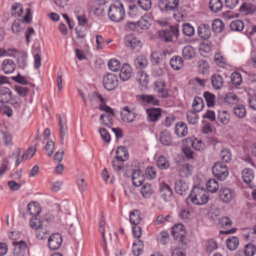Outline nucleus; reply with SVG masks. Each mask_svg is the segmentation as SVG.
<instances>
[{"label": "nucleus", "mask_w": 256, "mask_h": 256, "mask_svg": "<svg viewBox=\"0 0 256 256\" xmlns=\"http://www.w3.org/2000/svg\"><path fill=\"white\" fill-rule=\"evenodd\" d=\"M60 142L62 144H64L65 132L67 130L66 122L62 120L61 117H60Z\"/></svg>", "instance_id": "6e6d98bb"}, {"label": "nucleus", "mask_w": 256, "mask_h": 256, "mask_svg": "<svg viewBox=\"0 0 256 256\" xmlns=\"http://www.w3.org/2000/svg\"><path fill=\"white\" fill-rule=\"evenodd\" d=\"M20 56H18L17 58V62L18 66L22 69H24L26 66L27 54L25 52L21 53Z\"/></svg>", "instance_id": "864d4df0"}, {"label": "nucleus", "mask_w": 256, "mask_h": 256, "mask_svg": "<svg viewBox=\"0 0 256 256\" xmlns=\"http://www.w3.org/2000/svg\"><path fill=\"white\" fill-rule=\"evenodd\" d=\"M224 28L223 22L220 19L214 20L212 24V28L213 31L216 32H221Z\"/></svg>", "instance_id": "a19ab883"}, {"label": "nucleus", "mask_w": 256, "mask_h": 256, "mask_svg": "<svg viewBox=\"0 0 256 256\" xmlns=\"http://www.w3.org/2000/svg\"><path fill=\"white\" fill-rule=\"evenodd\" d=\"M234 196V192L230 188H222L219 190V196L221 200L224 202H230Z\"/></svg>", "instance_id": "9d476101"}, {"label": "nucleus", "mask_w": 256, "mask_h": 256, "mask_svg": "<svg viewBox=\"0 0 256 256\" xmlns=\"http://www.w3.org/2000/svg\"><path fill=\"white\" fill-rule=\"evenodd\" d=\"M182 56L185 60H190L194 56V50L193 48L190 46H184L182 49Z\"/></svg>", "instance_id": "7c9ffc66"}, {"label": "nucleus", "mask_w": 256, "mask_h": 256, "mask_svg": "<svg viewBox=\"0 0 256 256\" xmlns=\"http://www.w3.org/2000/svg\"><path fill=\"white\" fill-rule=\"evenodd\" d=\"M140 99L145 102L150 104L154 106H158L159 100L152 95L142 94L140 96Z\"/></svg>", "instance_id": "4c0bfd02"}, {"label": "nucleus", "mask_w": 256, "mask_h": 256, "mask_svg": "<svg viewBox=\"0 0 256 256\" xmlns=\"http://www.w3.org/2000/svg\"><path fill=\"white\" fill-rule=\"evenodd\" d=\"M136 80L140 84L144 86L148 83V76L144 72H139L136 76Z\"/></svg>", "instance_id": "13d9d810"}, {"label": "nucleus", "mask_w": 256, "mask_h": 256, "mask_svg": "<svg viewBox=\"0 0 256 256\" xmlns=\"http://www.w3.org/2000/svg\"><path fill=\"white\" fill-rule=\"evenodd\" d=\"M208 190L212 193L216 192L218 190V184L214 179L208 180L206 184Z\"/></svg>", "instance_id": "58836bf2"}, {"label": "nucleus", "mask_w": 256, "mask_h": 256, "mask_svg": "<svg viewBox=\"0 0 256 256\" xmlns=\"http://www.w3.org/2000/svg\"><path fill=\"white\" fill-rule=\"evenodd\" d=\"M192 170V166L188 164H183L180 170V175L181 177H187Z\"/></svg>", "instance_id": "a18cd8bd"}, {"label": "nucleus", "mask_w": 256, "mask_h": 256, "mask_svg": "<svg viewBox=\"0 0 256 256\" xmlns=\"http://www.w3.org/2000/svg\"><path fill=\"white\" fill-rule=\"evenodd\" d=\"M188 189V186L184 180L176 181L175 183V190L180 195L185 194Z\"/></svg>", "instance_id": "aec40b11"}, {"label": "nucleus", "mask_w": 256, "mask_h": 256, "mask_svg": "<svg viewBox=\"0 0 256 256\" xmlns=\"http://www.w3.org/2000/svg\"><path fill=\"white\" fill-rule=\"evenodd\" d=\"M234 114L238 118H244L246 114V110L243 105H238L234 108Z\"/></svg>", "instance_id": "338daca9"}, {"label": "nucleus", "mask_w": 256, "mask_h": 256, "mask_svg": "<svg viewBox=\"0 0 256 256\" xmlns=\"http://www.w3.org/2000/svg\"><path fill=\"white\" fill-rule=\"evenodd\" d=\"M218 246V244L214 240H208L206 244V250L208 253L210 254L213 251L217 249Z\"/></svg>", "instance_id": "e2e57ef3"}, {"label": "nucleus", "mask_w": 256, "mask_h": 256, "mask_svg": "<svg viewBox=\"0 0 256 256\" xmlns=\"http://www.w3.org/2000/svg\"><path fill=\"white\" fill-rule=\"evenodd\" d=\"M198 36L203 40H207L211 36V30L208 24H200L198 28Z\"/></svg>", "instance_id": "ddd939ff"}, {"label": "nucleus", "mask_w": 256, "mask_h": 256, "mask_svg": "<svg viewBox=\"0 0 256 256\" xmlns=\"http://www.w3.org/2000/svg\"><path fill=\"white\" fill-rule=\"evenodd\" d=\"M157 165L160 170H164L169 168L170 163L166 158L163 156H161L158 158Z\"/></svg>", "instance_id": "09e8293b"}, {"label": "nucleus", "mask_w": 256, "mask_h": 256, "mask_svg": "<svg viewBox=\"0 0 256 256\" xmlns=\"http://www.w3.org/2000/svg\"><path fill=\"white\" fill-rule=\"evenodd\" d=\"M179 5V0H160L158 6L162 11L176 12Z\"/></svg>", "instance_id": "39448f33"}, {"label": "nucleus", "mask_w": 256, "mask_h": 256, "mask_svg": "<svg viewBox=\"0 0 256 256\" xmlns=\"http://www.w3.org/2000/svg\"><path fill=\"white\" fill-rule=\"evenodd\" d=\"M242 178L244 182L248 184V186L251 188L254 187V184L252 182L254 178V172L252 169L244 168L242 172Z\"/></svg>", "instance_id": "f8f14e48"}, {"label": "nucleus", "mask_w": 256, "mask_h": 256, "mask_svg": "<svg viewBox=\"0 0 256 256\" xmlns=\"http://www.w3.org/2000/svg\"><path fill=\"white\" fill-rule=\"evenodd\" d=\"M226 244L230 250H234L239 246V240L236 236H230L226 240Z\"/></svg>", "instance_id": "a878e982"}, {"label": "nucleus", "mask_w": 256, "mask_h": 256, "mask_svg": "<svg viewBox=\"0 0 256 256\" xmlns=\"http://www.w3.org/2000/svg\"><path fill=\"white\" fill-rule=\"evenodd\" d=\"M199 49L201 54L206 56L211 50L212 44L208 42H203L200 44Z\"/></svg>", "instance_id": "49530a36"}, {"label": "nucleus", "mask_w": 256, "mask_h": 256, "mask_svg": "<svg viewBox=\"0 0 256 256\" xmlns=\"http://www.w3.org/2000/svg\"><path fill=\"white\" fill-rule=\"evenodd\" d=\"M121 116L124 122L128 123H132L136 118V114L132 112H122Z\"/></svg>", "instance_id": "3c124183"}, {"label": "nucleus", "mask_w": 256, "mask_h": 256, "mask_svg": "<svg viewBox=\"0 0 256 256\" xmlns=\"http://www.w3.org/2000/svg\"><path fill=\"white\" fill-rule=\"evenodd\" d=\"M12 94L10 89L2 86L0 88V103H7L12 100Z\"/></svg>", "instance_id": "2eb2a0df"}, {"label": "nucleus", "mask_w": 256, "mask_h": 256, "mask_svg": "<svg viewBox=\"0 0 256 256\" xmlns=\"http://www.w3.org/2000/svg\"><path fill=\"white\" fill-rule=\"evenodd\" d=\"M129 8L130 11L128 12V14L132 18H136L142 16V12L140 11L136 5H130L129 6Z\"/></svg>", "instance_id": "c03bdc74"}, {"label": "nucleus", "mask_w": 256, "mask_h": 256, "mask_svg": "<svg viewBox=\"0 0 256 256\" xmlns=\"http://www.w3.org/2000/svg\"><path fill=\"white\" fill-rule=\"evenodd\" d=\"M62 242V236L59 233L53 234L49 237L48 240V248L52 250H56L60 248Z\"/></svg>", "instance_id": "1a4fd4ad"}, {"label": "nucleus", "mask_w": 256, "mask_h": 256, "mask_svg": "<svg viewBox=\"0 0 256 256\" xmlns=\"http://www.w3.org/2000/svg\"><path fill=\"white\" fill-rule=\"evenodd\" d=\"M192 106L193 110L195 112H200L204 106V103L202 98L199 96L195 97Z\"/></svg>", "instance_id": "2f4dec72"}, {"label": "nucleus", "mask_w": 256, "mask_h": 256, "mask_svg": "<svg viewBox=\"0 0 256 256\" xmlns=\"http://www.w3.org/2000/svg\"><path fill=\"white\" fill-rule=\"evenodd\" d=\"M150 18L148 16H144L141 17V18L138 22V26L142 30L148 29L150 26Z\"/></svg>", "instance_id": "e433bc0d"}, {"label": "nucleus", "mask_w": 256, "mask_h": 256, "mask_svg": "<svg viewBox=\"0 0 256 256\" xmlns=\"http://www.w3.org/2000/svg\"><path fill=\"white\" fill-rule=\"evenodd\" d=\"M198 67L199 71L202 74L206 73L210 68L208 62L204 60H200L198 62Z\"/></svg>", "instance_id": "052dcab7"}, {"label": "nucleus", "mask_w": 256, "mask_h": 256, "mask_svg": "<svg viewBox=\"0 0 256 256\" xmlns=\"http://www.w3.org/2000/svg\"><path fill=\"white\" fill-rule=\"evenodd\" d=\"M224 100L229 104H236L238 102V100L236 95L234 92H228L226 94Z\"/></svg>", "instance_id": "680f3d73"}, {"label": "nucleus", "mask_w": 256, "mask_h": 256, "mask_svg": "<svg viewBox=\"0 0 256 256\" xmlns=\"http://www.w3.org/2000/svg\"><path fill=\"white\" fill-rule=\"evenodd\" d=\"M134 64L137 68L143 70L148 66V61L144 56H140L134 59Z\"/></svg>", "instance_id": "393cba45"}, {"label": "nucleus", "mask_w": 256, "mask_h": 256, "mask_svg": "<svg viewBox=\"0 0 256 256\" xmlns=\"http://www.w3.org/2000/svg\"><path fill=\"white\" fill-rule=\"evenodd\" d=\"M166 54H168L167 50H164L162 52L160 51L154 52L151 54L152 62L156 64H160L162 61L164 56Z\"/></svg>", "instance_id": "6ab92c4d"}, {"label": "nucleus", "mask_w": 256, "mask_h": 256, "mask_svg": "<svg viewBox=\"0 0 256 256\" xmlns=\"http://www.w3.org/2000/svg\"><path fill=\"white\" fill-rule=\"evenodd\" d=\"M220 157L222 162H229L232 160V154L228 148L222 149L220 153Z\"/></svg>", "instance_id": "79ce46f5"}, {"label": "nucleus", "mask_w": 256, "mask_h": 256, "mask_svg": "<svg viewBox=\"0 0 256 256\" xmlns=\"http://www.w3.org/2000/svg\"><path fill=\"white\" fill-rule=\"evenodd\" d=\"M182 32L184 35L191 36L194 34V28L190 24L186 23L182 26Z\"/></svg>", "instance_id": "de8ad7c7"}, {"label": "nucleus", "mask_w": 256, "mask_h": 256, "mask_svg": "<svg viewBox=\"0 0 256 256\" xmlns=\"http://www.w3.org/2000/svg\"><path fill=\"white\" fill-rule=\"evenodd\" d=\"M240 10L246 14H252L256 10V6L250 2H244L241 5Z\"/></svg>", "instance_id": "c85d7f7f"}, {"label": "nucleus", "mask_w": 256, "mask_h": 256, "mask_svg": "<svg viewBox=\"0 0 256 256\" xmlns=\"http://www.w3.org/2000/svg\"><path fill=\"white\" fill-rule=\"evenodd\" d=\"M28 214L34 216H38V214L41 211L40 208L37 202H30L28 206Z\"/></svg>", "instance_id": "4be33fe9"}, {"label": "nucleus", "mask_w": 256, "mask_h": 256, "mask_svg": "<svg viewBox=\"0 0 256 256\" xmlns=\"http://www.w3.org/2000/svg\"><path fill=\"white\" fill-rule=\"evenodd\" d=\"M132 180L136 186H141L144 180L143 172L139 169L134 170L132 174Z\"/></svg>", "instance_id": "dca6fc26"}, {"label": "nucleus", "mask_w": 256, "mask_h": 256, "mask_svg": "<svg viewBox=\"0 0 256 256\" xmlns=\"http://www.w3.org/2000/svg\"><path fill=\"white\" fill-rule=\"evenodd\" d=\"M132 68L128 64H124L120 69V78L124 81L130 79L132 75Z\"/></svg>", "instance_id": "a211bd4d"}, {"label": "nucleus", "mask_w": 256, "mask_h": 256, "mask_svg": "<svg viewBox=\"0 0 256 256\" xmlns=\"http://www.w3.org/2000/svg\"><path fill=\"white\" fill-rule=\"evenodd\" d=\"M244 252L246 256H253L256 252V246L253 244H247L244 247Z\"/></svg>", "instance_id": "774afa93"}, {"label": "nucleus", "mask_w": 256, "mask_h": 256, "mask_svg": "<svg viewBox=\"0 0 256 256\" xmlns=\"http://www.w3.org/2000/svg\"><path fill=\"white\" fill-rule=\"evenodd\" d=\"M128 153L124 146H120L117 148L115 158L126 161L128 159Z\"/></svg>", "instance_id": "bb28decb"}, {"label": "nucleus", "mask_w": 256, "mask_h": 256, "mask_svg": "<svg viewBox=\"0 0 256 256\" xmlns=\"http://www.w3.org/2000/svg\"><path fill=\"white\" fill-rule=\"evenodd\" d=\"M124 44L128 48L135 52L139 51L142 45L141 41L132 34L126 36Z\"/></svg>", "instance_id": "423d86ee"}, {"label": "nucleus", "mask_w": 256, "mask_h": 256, "mask_svg": "<svg viewBox=\"0 0 256 256\" xmlns=\"http://www.w3.org/2000/svg\"><path fill=\"white\" fill-rule=\"evenodd\" d=\"M14 156V157H16L15 166H17L24 160V152L22 148H18L12 154L10 158H13Z\"/></svg>", "instance_id": "c756f323"}, {"label": "nucleus", "mask_w": 256, "mask_h": 256, "mask_svg": "<svg viewBox=\"0 0 256 256\" xmlns=\"http://www.w3.org/2000/svg\"><path fill=\"white\" fill-rule=\"evenodd\" d=\"M138 4L142 10L145 11L150 10L152 7L151 0H138Z\"/></svg>", "instance_id": "69168bd1"}, {"label": "nucleus", "mask_w": 256, "mask_h": 256, "mask_svg": "<svg viewBox=\"0 0 256 256\" xmlns=\"http://www.w3.org/2000/svg\"><path fill=\"white\" fill-rule=\"evenodd\" d=\"M158 36L160 38L166 42L172 41V32L168 30L159 31Z\"/></svg>", "instance_id": "473e14b6"}, {"label": "nucleus", "mask_w": 256, "mask_h": 256, "mask_svg": "<svg viewBox=\"0 0 256 256\" xmlns=\"http://www.w3.org/2000/svg\"><path fill=\"white\" fill-rule=\"evenodd\" d=\"M176 134L180 137H184L188 134L186 124L182 122H178L175 126Z\"/></svg>", "instance_id": "412c9836"}, {"label": "nucleus", "mask_w": 256, "mask_h": 256, "mask_svg": "<svg viewBox=\"0 0 256 256\" xmlns=\"http://www.w3.org/2000/svg\"><path fill=\"white\" fill-rule=\"evenodd\" d=\"M2 68L5 74H11L15 70L16 64L12 60L6 59L2 62Z\"/></svg>", "instance_id": "f3484780"}, {"label": "nucleus", "mask_w": 256, "mask_h": 256, "mask_svg": "<svg viewBox=\"0 0 256 256\" xmlns=\"http://www.w3.org/2000/svg\"><path fill=\"white\" fill-rule=\"evenodd\" d=\"M149 119L151 122L157 120L161 116V109L160 108H152L146 110Z\"/></svg>", "instance_id": "b1692460"}, {"label": "nucleus", "mask_w": 256, "mask_h": 256, "mask_svg": "<svg viewBox=\"0 0 256 256\" xmlns=\"http://www.w3.org/2000/svg\"><path fill=\"white\" fill-rule=\"evenodd\" d=\"M203 96L208 107H212L214 105L216 96L214 94L208 92H205Z\"/></svg>", "instance_id": "ea45409f"}, {"label": "nucleus", "mask_w": 256, "mask_h": 256, "mask_svg": "<svg viewBox=\"0 0 256 256\" xmlns=\"http://www.w3.org/2000/svg\"><path fill=\"white\" fill-rule=\"evenodd\" d=\"M12 14L15 16H20L23 13V6L20 3H14L12 6Z\"/></svg>", "instance_id": "603ef678"}, {"label": "nucleus", "mask_w": 256, "mask_h": 256, "mask_svg": "<svg viewBox=\"0 0 256 256\" xmlns=\"http://www.w3.org/2000/svg\"><path fill=\"white\" fill-rule=\"evenodd\" d=\"M153 192L150 184L146 183L144 184L141 188L140 193L145 198H148Z\"/></svg>", "instance_id": "37998d69"}, {"label": "nucleus", "mask_w": 256, "mask_h": 256, "mask_svg": "<svg viewBox=\"0 0 256 256\" xmlns=\"http://www.w3.org/2000/svg\"><path fill=\"white\" fill-rule=\"evenodd\" d=\"M160 140L164 145L170 146L172 142V137L169 132L164 131L161 133Z\"/></svg>", "instance_id": "72a5a7b5"}, {"label": "nucleus", "mask_w": 256, "mask_h": 256, "mask_svg": "<svg viewBox=\"0 0 256 256\" xmlns=\"http://www.w3.org/2000/svg\"><path fill=\"white\" fill-rule=\"evenodd\" d=\"M160 194L162 198L165 202L171 200L172 196V192L168 184L165 183L162 184Z\"/></svg>", "instance_id": "4468645a"}, {"label": "nucleus", "mask_w": 256, "mask_h": 256, "mask_svg": "<svg viewBox=\"0 0 256 256\" xmlns=\"http://www.w3.org/2000/svg\"><path fill=\"white\" fill-rule=\"evenodd\" d=\"M140 214V212L139 210H133L130 214V223L134 225L138 224L142 220Z\"/></svg>", "instance_id": "f704fd0d"}, {"label": "nucleus", "mask_w": 256, "mask_h": 256, "mask_svg": "<svg viewBox=\"0 0 256 256\" xmlns=\"http://www.w3.org/2000/svg\"><path fill=\"white\" fill-rule=\"evenodd\" d=\"M212 171L214 176L220 180H224L228 174V166L221 162L214 164Z\"/></svg>", "instance_id": "7ed1b4c3"}, {"label": "nucleus", "mask_w": 256, "mask_h": 256, "mask_svg": "<svg viewBox=\"0 0 256 256\" xmlns=\"http://www.w3.org/2000/svg\"><path fill=\"white\" fill-rule=\"evenodd\" d=\"M187 200L196 205H202L206 204L208 200V194L204 188L198 186H194Z\"/></svg>", "instance_id": "f257e3e1"}, {"label": "nucleus", "mask_w": 256, "mask_h": 256, "mask_svg": "<svg viewBox=\"0 0 256 256\" xmlns=\"http://www.w3.org/2000/svg\"><path fill=\"white\" fill-rule=\"evenodd\" d=\"M108 66L110 70L113 72H116L120 68V62L118 60L112 58L109 60Z\"/></svg>", "instance_id": "5fc2aeb1"}, {"label": "nucleus", "mask_w": 256, "mask_h": 256, "mask_svg": "<svg viewBox=\"0 0 256 256\" xmlns=\"http://www.w3.org/2000/svg\"><path fill=\"white\" fill-rule=\"evenodd\" d=\"M102 83L106 90H112L118 86V76L114 74L108 73L104 76Z\"/></svg>", "instance_id": "20e7f679"}, {"label": "nucleus", "mask_w": 256, "mask_h": 256, "mask_svg": "<svg viewBox=\"0 0 256 256\" xmlns=\"http://www.w3.org/2000/svg\"><path fill=\"white\" fill-rule=\"evenodd\" d=\"M12 244L14 246V256H26L28 247L25 242L23 240L13 242Z\"/></svg>", "instance_id": "0eeeda50"}, {"label": "nucleus", "mask_w": 256, "mask_h": 256, "mask_svg": "<svg viewBox=\"0 0 256 256\" xmlns=\"http://www.w3.org/2000/svg\"><path fill=\"white\" fill-rule=\"evenodd\" d=\"M109 18L112 22H118L122 20L125 16V10L122 4L116 1L110 4L108 12Z\"/></svg>", "instance_id": "f03ea898"}, {"label": "nucleus", "mask_w": 256, "mask_h": 256, "mask_svg": "<svg viewBox=\"0 0 256 256\" xmlns=\"http://www.w3.org/2000/svg\"><path fill=\"white\" fill-rule=\"evenodd\" d=\"M186 140L188 143L190 144L192 148L196 150H200L202 148V141L196 138L192 140L191 138H188L186 139Z\"/></svg>", "instance_id": "0e129e2a"}, {"label": "nucleus", "mask_w": 256, "mask_h": 256, "mask_svg": "<svg viewBox=\"0 0 256 256\" xmlns=\"http://www.w3.org/2000/svg\"><path fill=\"white\" fill-rule=\"evenodd\" d=\"M211 82L212 86L216 90L222 88L224 84L222 77L218 74H215L211 77Z\"/></svg>", "instance_id": "cd10ccee"}, {"label": "nucleus", "mask_w": 256, "mask_h": 256, "mask_svg": "<svg viewBox=\"0 0 256 256\" xmlns=\"http://www.w3.org/2000/svg\"><path fill=\"white\" fill-rule=\"evenodd\" d=\"M217 119L219 122L226 124L229 122L230 116L226 111L219 112Z\"/></svg>", "instance_id": "8fccbe9b"}, {"label": "nucleus", "mask_w": 256, "mask_h": 256, "mask_svg": "<svg viewBox=\"0 0 256 256\" xmlns=\"http://www.w3.org/2000/svg\"><path fill=\"white\" fill-rule=\"evenodd\" d=\"M154 90L162 98H166L170 96L168 90L166 88V82L162 80H158L154 82Z\"/></svg>", "instance_id": "6e6552de"}, {"label": "nucleus", "mask_w": 256, "mask_h": 256, "mask_svg": "<svg viewBox=\"0 0 256 256\" xmlns=\"http://www.w3.org/2000/svg\"><path fill=\"white\" fill-rule=\"evenodd\" d=\"M170 65L174 70H178L181 69L184 65L183 60L179 56H174L170 60Z\"/></svg>", "instance_id": "5701e85b"}, {"label": "nucleus", "mask_w": 256, "mask_h": 256, "mask_svg": "<svg viewBox=\"0 0 256 256\" xmlns=\"http://www.w3.org/2000/svg\"><path fill=\"white\" fill-rule=\"evenodd\" d=\"M209 7L214 12H218L222 10V4L220 0H210Z\"/></svg>", "instance_id": "c9c22d12"}, {"label": "nucleus", "mask_w": 256, "mask_h": 256, "mask_svg": "<svg viewBox=\"0 0 256 256\" xmlns=\"http://www.w3.org/2000/svg\"><path fill=\"white\" fill-rule=\"evenodd\" d=\"M230 28L234 31H241L243 30L244 26L242 20H237L230 23Z\"/></svg>", "instance_id": "bf43d9fd"}, {"label": "nucleus", "mask_w": 256, "mask_h": 256, "mask_svg": "<svg viewBox=\"0 0 256 256\" xmlns=\"http://www.w3.org/2000/svg\"><path fill=\"white\" fill-rule=\"evenodd\" d=\"M171 232L174 239L182 242L186 234L183 224H179L175 225L172 228Z\"/></svg>", "instance_id": "9b49d317"}, {"label": "nucleus", "mask_w": 256, "mask_h": 256, "mask_svg": "<svg viewBox=\"0 0 256 256\" xmlns=\"http://www.w3.org/2000/svg\"><path fill=\"white\" fill-rule=\"evenodd\" d=\"M100 120L102 121L103 124L110 128L113 124L112 116L108 114H103L100 116Z\"/></svg>", "instance_id": "4d7b16f0"}]
</instances>
